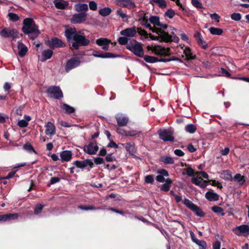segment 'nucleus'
<instances>
[{"mask_svg":"<svg viewBox=\"0 0 249 249\" xmlns=\"http://www.w3.org/2000/svg\"><path fill=\"white\" fill-rule=\"evenodd\" d=\"M121 36L118 38V41L120 45H124L129 43L131 40L128 37L134 36L137 32H120ZM142 36L145 38H149V40H159L160 42H164L166 43L174 42L178 43L179 38L177 36L174 32H172V35L169 34V32H155L156 35H152L148 32H138Z\"/></svg>","mask_w":249,"mask_h":249,"instance_id":"nucleus-1","label":"nucleus"},{"mask_svg":"<svg viewBox=\"0 0 249 249\" xmlns=\"http://www.w3.org/2000/svg\"><path fill=\"white\" fill-rule=\"evenodd\" d=\"M126 48L137 56L140 57L144 56V51L142 44L135 39L130 40L126 46Z\"/></svg>","mask_w":249,"mask_h":249,"instance_id":"nucleus-2","label":"nucleus"},{"mask_svg":"<svg viewBox=\"0 0 249 249\" xmlns=\"http://www.w3.org/2000/svg\"><path fill=\"white\" fill-rule=\"evenodd\" d=\"M147 49L148 51H151L152 53L160 56H169L171 54L170 48H165L160 45H148Z\"/></svg>","mask_w":249,"mask_h":249,"instance_id":"nucleus-3","label":"nucleus"},{"mask_svg":"<svg viewBox=\"0 0 249 249\" xmlns=\"http://www.w3.org/2000/svg\"><path fill=\"white\" fill-rule=\"evenodd\" d=\"M46 93L49 96L57 100H60L63 97V93L60 87L51 86L48 87Z\"/></svg>","mask_w":249,"mask_h":249,"instance_id":"nucleus-4","label":"nucleus"},{"mask_svg":"<svg viewBox=\"0 0 249 249\" xmlns=\"http://www.w3.org/2000/svg\"><path fill=\"white\" fill-rule=\"evenodd\" d=\"M158 133L160 140L164 142H174L175 138L173 136V132L172 130L166 129H160Z\"/></svg>","mask_w":249,"mask_h":249,"instance_id":"nucleus-5","label":"nucleus"},{"mask_svg":"<svg viewBox=\"0 0 249 249\" xmlns=\"http://www.w3.org/2000/svg\"><path fill=\"white\" fill-rule=\"evenodd\" d=\"M22 31H38V27L31 18H26L23 21Z\"/></svg>","mask_w":249,"mask_h":249,"instance_id":"nucleus-6","label":"nucleus"},{"mask_svg":"<svg viewBox=\"0 0 249 249\" xmlns=\"http://www.w3.org/2000/svg\"><path fill=\"white\" fill-rule=\"evenodd\" d=\"M45 43L53 50L58 48H63L65 46V44L61 40L55 37L52 38L51 40L46 41Z\"/></svg>","mask_w":249,"mask_h":249,"instance_id":"nucleus-7","label":"nucleus"},{"mask_svg":"<svg viewBox=\"0 0 249 249\" xmlns=\"http://www.w3.org/2000/svg\"><path fill=\"white\" fill-rule=\"evenodd\" d=\"M99 150L96 141L90 142L88 145L84 146V151L89 155H94L96 154Z\"/></svg>","mask_w":249,"mask_h":249,"instance_id":"nucleus-8","label":"nucleus"},{"mask_svg":"<svg viewBox=\"0 0 249 249\" xmlns=\"http://www.w3.org/2000/svg\"><path fill=\"white\" fill-rule=\"evenodd\" d=\"M233 231L237 236L244 235L245 236H247L249 235V226L245 224L236 226L233 229Z\"/></svg>","mask_w":249,"mask_h":249,"instance_id":"nucleus-9","label":"nucleus"},{"mask_svg":"<svg viewBox=\"0 0 249 249\" xmlns=\"http://www.w3.org/2000/svg\"><path fill=\"white\" fill-rule=\"evenodd\" d=\"M88 6L87 4H79V22L84 21L86 20L88 11Z\"/></svg>","mask_w":249,"mask_h":249,"instance_id":"nucleus-10","label":"nucleus"},{"mask_svg":"<svg viewBox=\"0 0 249 249\" xmlns=\"http://www.w3.org/2000/svg\"><path fill=\"white\" fill-rule=\"evenodd\" d=\"M93 55L95 57L102 58H116L120 56V55L115 54L111 53L97 51L93 52Z\"/></svg>","mask_w":249,"mask_h":249,"instance_id":"nucleus-11","label":"nucleus"},{"mask_svg":"<svg viewBox=\"0 0 249 249\" xmlns=\"http://www.w3.org/2000/svg\"><path fill=\"white\" fill-rule=\"evenodd\" d=\"M68 40L70 42L72 40L74 42L72 44V47L75 49L78 50V32H65Z\"/></svg>","mask_w":249,"mask_h":249,"instance_id":"nucleus-12","label":"nucleus"},{"mask_svg":"<svg viewBox=\"0 0 249 249\" xmlns=\"http://www.w3.org/2000/svg\"><path fill=\"white\" fill-rule=\"evenodd\" d=\"M194 37L196 40L201 49L206 50L208 48V45L205 41L203 39V38L201 35L200 32H196L194 35Z\"/></svg>","mask_w":249,"mask_h":249,"instance_id":"nucleus-13","label":"nucleus"},{"mask_svg":"<svg viewBox=\"0 0 249 249\" xmlns=\"http://www.w3.org/2000/svg\"><path fill=\"white\" fill-rule=\"evenodd\" d=\"M78 66V57H73L67 61L65 66V71L67 72H69L72 69Z\"/></svg>","mask_w":249,"mask_h":249,"instance_id":"nucleus-14","label":"nucleus"},{"mask_svg":"<svg viewBox=\"0 0 249 249\" xmlns=\"http://www.w3.org/2000/svg\"><path fill=\"white\" fill-rule=\"evenodd\" d=\"M149 20L155 26L157 27L160 30L168 29L167 25L161 22L158 17L152 16L150 18Z\"/></svg>","mask_w":249,"mask_h":249,"instance_id":"nucleus-15","label":"nucleus"},{"mask_svg":"<svg viewBox=\"0 0 249 249\" xmlns=\"http://www.w3.org/2000/svg\"><path fill=\"white\" fill-rule=\"evenodd\" d=\"M18 218V213H6L4 214H0V222L10 221L12 220L17 219Z\"/></svg>","mask_w":249,"mask_h":249,"instance_id":"nucleus-16","label":"nucleus"},{"mask_svg":"<svg viewBox=\"0 0 249 249\" xmlns=\"http://www.w3.org/2000/svg\"><path fill=\"white\" fill-rule=\"evenodd\" d=\"M117 4L120 6L127 8H133L135 7V3L131 0H118Z\"/></svg>","mask_w":249,"mask_h":249,"instance_id":"nucleus-17","label":"nucleus"},{"mask_svg":"<svg viewBox=\"0 0 249 249\" xmlns=\"http://www.w3.org/2000/svg\"><path fill=\"white\" fill-rule=\"evenodd\" d=\"M94 166L93 162L90 159H86L83 161H79V168H89V170Z\"/></svg>","mask_w":249,"mask_h":249,"instance_id":"nucleus-18","label":"nucleus"},{"mask_svg":"<svg viewBox=\"0 0 249 249\" xmlns=\"http://www.w3.org/2000/svg\"><path fill=\"white\" fill-rule=\"evenodd\" d=\"M205 197L209 201H216L219 200V196L213 191H209L206 193Z\"/></svg>","mask_w":249,"mask_h":249,"instance_id":"nucleus-19","label":"nucleus"},{"mask_svg":"<svg viewBox=\"0 0 249 249\" xmlns=\"http://www.w3.org/2000/svg\"><path fill=\"white\" fill-rule=\"evenodd\" d=\"M18 54L20 57H23L27 53L28 48L21 41H18Z\"/></svg>","mask_w":249,"mask_h":249,"instance_id":"nucleus-20","label":"nucleus"},{"mask_svg":"<svg viewBox=\"0 0 249 249\" xmlns=\"http://www.w3.org/2000/svg\"><path fill=\"white\" fill-rule=\"evenodd\" d=\"M61 162L68 161L71 159L72 153L71 151L65 150L60 153Z\"/></svg>","mask_w":249,"mask_h":249,"instance_id":"nucleus-21","label":"nucleus"},{"mask_svg":"<svg viewBox=\"0 0 249 249\" xmlns=\"http://www.w3.org/2000/svg\"><path fill=\"white\" fill-rule=\"evenodd\" d=\"M45 133L47 135L52 136L55 133V127L52 123L48 122L46 125Z\"/></svg>","mask_w":249,"mask_h":249,"instance_id":"nucleus-22","label":"nucleus"},{"mask_svg":"<svg viewBox=\"0 0 249 249\" xmlns=\"http://www.w3.org/2000/svg\"><path fill=\"white\" fill-rule=\"evenodd\" d=\"M53 53V49H46L43 50L42 52V58L41 61L44 62L50 59L52 57Z\"/></svg>","mask_w":249,"mask_h":249,"instance_id":"nucleus-23","label":"nucleus"},{"mask_svg":"<svg viewBox=\"0 0 249 249\" xmlns=\"http://www.w3.org/2000/svg\"><path fill=\"white\" fill-rule=\"evenodd\" d=\"M183 52L184 54L186 56V60H191L196 59V55L195 54H193L191 49L189 47H186Z\"/></svg>","mask_w":249,"mask_h":249,"instance_id":"nucleus-24","label":"nucleus"},{"mask_svg":"<svg viewBox=\"0 0 249 249\" xmlns=\"http://www.w3.org/2000/svg\"><path fill=\"white\" fill-rule=\"evenodd\" d=\"M172 183L173 181L171 179L169 178H167L165 183L161 186L160 188V191L165 192L169 191Z\"/></svg>","mask_w":249,"mask_h":249,"instance_id":"nucleus-25","label":"nucleus"},{"mask_svg":"<svg viewBox=\"0 0 249 249\" xmlns=\"http://www.w3.org/2000/svg\"><path fill=\"white\" fill-rule=\"evenodd\" d=\"M116 119L119 126H126L128 122V118L124 116H116Z\"/></svg>","mask_w":249,"mask_h":249,"instance_id":"nucleus-26","label":"nucleus"},{"mask_svg":"<svg viewBox=\"0 0 249 249\" xmlns=\"http://www.w3.org/2000/svg\"><path fill=\"white\" fill-rule=\"evenodd\" d=\"M54 4L57 8L63 9L68 6V3L64 0H55Z\"/></svg>","mask_w":249,"mask_h":249,"instance_id":"nucleus-27","label":"nucleus"},{"mask_svg":"<svg viewBox=\"0 0 249 249\" xmlns=\"http://www.w3.org/2000/svg\"><path fill=\"white\" fill-rule=\"evenodd\" d=\"M81 32H79V47L86 46L89 44L90 41L83 35H80Z\"/></svg>","mask_w":249,"mask_h":249,"instance_id":"nucleus-28","label":"nucleus"},{"mask_svg":"<svg viewBox=\"0 0 249 249\" xmlns=\"http://www.w3.org/2000/svg\"><path fill=\"white\" fill-rule=\"evenodd\" d=\"M221 178L225 180H231L232 178L231 172L229 170H223L221 173Z\"/></svg>","mask_w":249,"mask_h":249,"instance_id":"nucleus-29","label":"nucleus"},{"mask_svg":"<svg viewBox=\"0 0 249 249\" xmlns=\"http://www.w3.org/2000/svg\"><path fill=\"white\" fill-rule=\"evenodd\" d=\"M18 32H0V36L4 38L11 37L14 40L18 36Z\"/></svg>","mask_w":249,"mask_h":249,"instance_id":"nucleus-30","label":"nucleus"},{"mask_svg":"<svg viewBox=\"0 0 249 249\" xmlns=\"http://www.w3.org/2000/svg\"><path fill=\"white\" fill-rule=\"evenodd\" d=\"M191 210L197 216L202 217H204L205 215V213L201 210L199 207L197 206L196 205H195Z\"/></svg>","mask_w":249,"mask_h":249,"instance_id":"nucleus-31","label":"nucleus"},{"mask_svg":"<svg viewBox=\"0 0 249 249\" xmlns=\"http://www.w3.org/2000/svg\"><path fill=\"white\" fill-rule=\"evenodd\" d=\"M212 211L216 213L218 215L224 216L225 213H224V209L218 206L215 205L211 208Z\"/></svg>","mask_w":249,"mask_h":249,"instance_id":"nucleus-32","label":"nucleus"},{"mask_svg":"<svg viewBox=\"0 0 249 249\" xmlns=\"http://www.w3.org/2000/svg\"><path fill=\"white\" fill-rule=\"evenodd\" d=\"M96 43L98 46H102L104 45H109L111 43V41L107 38L101 37L97 39Z\"/></svg>","mask_w":249,"mask_h":249,"instance_id":"nucleus-33","label":"nucleus"},{"mask_svg":"<svg viewBox=\"0 0 249 249\" xmlns=\"http://www.w3.org/2000/svg\"><path fill=\"white\" fill-rule=\"evenodd\" d=\"M142 57L145 62L149 63H154L159 61V58L156 56L144 55Z\"/></svg>","mask_w":249,"mask_h":249,"instance_id":"nucleus-34","label":"nucleus"},{"mask_svg":"<svg viewBox=\"0 0 249 249\" xmlns=\"http://www.w3.org/2000/svg\"><path fill=\"white\" fill-rule=\"evenodd\" d=\"M61 108L65 110L66 113L71 114L74 112L75 109L67 105V104L64 103L61 106Z\"/></svg>","mask_w":249,"mask_h":249,"instance_id":"nucleus-35","label":"nucleus"},{"mask_svg":"<svg viewBox=\"0 0 249 249\" xmlns=\"http://www.w3.org/2000/svg\"><path fill=\"white\" fill-rule=\"evenodd\" d=\"M234 180L237 181L240 185H243L246 181L245 178L244 176H242L241 174L238 173L236 174L234 178Z\"/></svg>","mask_w":249,"mask_h":249,"instance_id":"nucleus-36","label":"nucleus"},{"mask_svg":"<svg viewBox=\"0 0 249 249\" xmlns=\"http://www.w3.org/2000/svg\"><path fill=\"white\" fill-rule=\"evenodd\" d=\"M150 3L152 4H156L162 8H165L167 6V4L165 0H150Z\"/></svg>","mask_w":249,"mask_h":249,"instance_id":"nucleus-37","label":"nucleus"},{"mask_svg":"<svg viewBox=\"0 0 249 249\" xmlns=\"http://www.w3.org/2000/svg\"><path fill=\"white\" fill-rule=\"evenodd\" d=\"M111 12V10L110 8L105 7L101 9L99 11V13L102 16L106 17L108 16Z\"/></svg>","mask_w":249,"mask_h":249,"instance_id":"nucleus-38","label":"nucleus"},{"mask_svg":"<svg viewBox=\"0 0 249 249\" xmlns=\"http://www.w3.org/2000/svg\"><path fill=\"white\" fill-rule=\"evenodd\" d=\"M23 148L24 150H25L26 151H27L29 153H32V152L36 153V152L34 148L33 147V146L29 142H27L26 143H25L23 145Z\"/></svg>","mask_w":249,"mask_h":249,"instance_id":"nucleus-39","label":"nucleus"},{"mask_svg":"<svg viewBox=\"0 0 249 249\" xmlns=\"http://www.w3.org/2000/svg\"><path fill=\"white\" fill-rule=\"evenodd\" d=\"M79 209H80L83 210L85 211H88V210H95L98 209H100V207L96 208L94 206H90V205H80L79 206Z\"/></svg>","mask_w":249,"mask_h":249,"instance_id":"nucleus-40","label":"nucleus"},{"mask_svg":"<svg viewBox=\"0 0 249 249\" xmlns=\"http://www.w3.org/2000/svg\"><path fill=\"white\" fill-rule=\"evenodd\" d=\"M161 160L165 164H172L174 163L173 159L168 156H163L161 157Z\"/></svg>","mask_w":249,"mask_h":249,"instance_id":"nucleus-41","label":"nucleus"},{"mask_svg":"<svg viewBox=\"0 0 249 249\" xmlns=\"http://www.w3.org/2000/svg\"><path fill=\"white\" fill-rule=\"evenodd\" d=\"M196 130V126L193 124H189L185 126V130L190 133H194Z\"/></svg>","mask_w":249,"mask_h":249,"instance_id":"nucleus-42","label":"nucleus"},{"mask_svg":"<svg viewBox=\"0 0 249 249\" xmlns=\"http://www.w3.org/2000/svg\"><path fill=\"white\" fill-rule=\"evenodd\" d=\"M183 204L187 207L189 209H190L191 210L194 207V206L196 205L194 203H193L191 200L187 198H185L183 201Z\"/></svg>","mask_w":249,"mask_h":249,"instance_id":"nucleus-43","label":"nucleus"},{"mask_svg":"<svg viewBox=\"0 0 249 249\" xmlns=\"http://www.w3.org/2000/svg\"><path fill=\"white\" fill-rule=\"evenodd\" d=\"M144 181L146 183L153 184L154 182L153 175H149L146 176L144 178Z\"/></svg>","mask_w":249,"mask_h":249,"instance_id":"nucleus-44","label":"nucleus"},{"mask_svg":"<svg viewBox=\"0 0 249 249\" xmlns=\"http://www.w3.org/2000/svg\"><path fill=\"white\" fill-rule=\"evenodd\" d=\"M109 210L113 212H115L116 213L120 214L121 215H125L126 214H130L128 211H123L122 210H118V209H115L114 208H112V207L109 208Z\"/></svg>","mask_w":249,"mask_h":249,"instance_id":"nucleus-45","label":"nucleus"},{"mask_svg":"<svg viewBox=\"0 0 249 249\" xmlns=\"http://www.w3.org/2000/svg\"><path fill=\"white\" fill-rule=\"evenodd\" d=\"M195 243L200 248V249H206L207 248V243L204 240H198Z\"/></svg>","mask_w":249,"mask_h":249,"instance_id":"nucleus-46","label":"nucleus"},{"mask_svg":"<svg viewBox=\"0 0 249 249\" xmlns=\"http://www.w3.org/2000/svg\"><path fill=\"white\" fill-rule=\"evenodd\" d=\"M125 144H126V145H125V148L126 150V151H128V152H129L130 153L133 152L134 151V143L129 142V143H126Z\"/></svg>","mask_w":249,"mask_h":249,"instance_id":"nucleus-47","label":"nucleus"},{"mask_svg":"<svg viewBox=\"0 0 249 249\" xmlns=\"http://www.w3.org/2000/svg\"><path fill=\"white\" fill-rule=\"evenodd\" d=\"M44 207V205L41 204H37L34 210V213L36 214H38L41 213L42 211L43 208Z\"/></svg>","mask_w":249,"mask_h":249,"instance_id":"nucleus-48","label":"nucleus"},{"mask_svg":"<svg viewBox=\"0 0 249 249\" xmlns=\"http://www.w3.org/2000/svg\"><path fill=\"white\" fill-rule=\"evenodd\" d=\"M203 179L200 177L193 178L191 179L192 182L196 185L199 186Z\"/></svg>","mask_w":249,"mask_h":249,"instance_id":"nucleus-49","label":"nucleus"},{"mask_svg":"<svg viewBox=\"0 0 249 249\" xmlns=\"http://www.w3.org/2000/svg\"><path fill=\"white\" fill-rule=\"evenodd\" d=\"M142 132L137 130H130L127 131L126 136L134 137L136 135H139L141 134Z\"/></svg>","mask_w":249,"mask_h":249,"instance_id":"nucleus-50","label":"nucleus"},{"mask_svg":"<svg viewBox=\"0 0 249 249\" xmlns=\"http://www.w3.org/2000/svg\"><path fill=\"white\" fill-rule=\"evenodd\" d=\"M8 17L9 18V19L13 21H16L19 19V17L18 16V15L15 13H9Z\"/></svg>","mask_w":249,"mask_h":249,"instance_id":"nucleus-51","label":"nucleus"},{"mask_svg":"<svg viewBox=\"0 0 249 249\" xmlns=\"http://www.w3.org/2000/svg\"><path fill=\"white\" fill-rule=\"evenodd\" d=\"M139 20L142 24H144V26H145L146 27H148L150 26V25L148 23V18L147 17L144 16L140 18Z\"/></svg>","mask_w":249,"mask_h":249,"instance_id":"nucleus-52","label":"nucleus"},{"mask_svg":"<svg viewBox=\"0 0 249 249\" xmlns=\"http://www.w3.org/2000/svg\"><path fill=\"white\" fill-rule=\"evenodd\" d=\"M175 15V13L174 10H173L172 9H169L164 14V15L166 17H168L170 18H173L174 17Z\"/></svg>","mask_w":249,"mask_h":249,"instance_id":"nucleus-53","label":"nucleus"},{"mask_svg":"<svg viewBox=\"0 0 249 249\" xmlns=\"http://www.w3.org/2000/svg\"><path fill=\"white\" fill-rule=\"evenodd\" d=\"M89 7L92 11H96L97 9V4L94 1H90L89 2Z\"/></svg>","mask_w":249,"mask_h":249,"instance_id":"nucleus-54","label":"nucleus"},{"mask_svg":"<svg viewBox=\"0 0 249 249\" xmlns=\"http://www.w3.org/2000/svg\"><path fill=\"white\" fill-rule=\"evenodd\" d=\"M210 16L213 20L217 22L219 21L220 16L217 14H211Z\"/></svg>","mask_w":249,"mask_h":249,"instance_id":"nucleus-55","label":"nucleus"},{"mask_svg":"<svg viewBox=\"0 0 249 249\" xmlns=\"http://www.w3.org/2000/svg\"><path fill=\"white\" fill-rule=\"evenodd\" d=\"M231 18L234 20L238 21L241 19V14L238 13H233L231 15Z\"/></svg>","mask_w":249,"mask_h":249,"instance_id":"nucleus-56","label":"nucleus"},{"mask_svg":"<svg viewBox=\"0 0 249 249\" xmlns=\"http://www.w3.org/2000/svg\"><path fill=\"white\" fill-rule=\"evenodd\" d=\"M18 125L21 127H25L28 125V123L25 120H21L18 122Z\"/></svg>","mask_w":249,"mask_h":249,"instance_id":"nucleus-57","label":"nucleus"},{"mask_svg":"<svg viewBox=\"0 0 249 249\" xmlns=\"http://www.w3.org/2000/svg\"><path fill=\"white\" fill-rule=\"evenodd\" d=\"M94 162L96 164L99 165L104 163V160L102 158L96 157L94 159Z\"/></svg>","mask_w":249,"mask_h":249,"instance_id":"nucleus-58","label":"nucleus"},{"mask_svg":"<svg viewBox=\"0 0 249 249\" xmlns=\"http://www.w3.org/2000/svg\"><path fill=\"white\" fill-rule=\"evenodd\" d=\"M158 173L160 174V175L165 176V177H168L169 176V173L168 171L164 169H161L160 170H158L157 171Z\"/></svg>","mask_w":249,"mask_h":249,"instance_id":"nucleus-59","label":"nucleus"},{"mask_svg":"<svg viewBox=\"0 0 249 249\" xmlns=\"http://www.w3.org/2000/svg\"><path fill=\"white\" fill-rule=\"evenodd\" d=\"M186 174L189 177L194 176L195 170L191 167H188L186 170Z\"/></svg>","mask_w":249,"mask_h":249,"instance_id":"nucleus-60","label":"nucleus"},{"mask_svg":"<svg viewBox=\"0 0 249 249\" xmlns=\"http://www.w3.org/2000/svg\"><path fill=\"white\" fill-rule=\"evenodd\" d=\"M116 131L118 133H119L123 136H126L127 131H125L122 128L117 127V128H116Z\"/></svg>","mask_w":249,"mask_h":249,"instance_id":"nucleus-61","label":"nucleus"},{"mask_svg":"<svg viewBox=\"0 0 249 249\" xmlns=\"http://www.w3.org/2000/svg\"><path fill=\"white\" fill-rule=\"evenodd\" d=\"M106 160L107 162L113 161L116 160V158L112 156V154H108L106 157Z\"/></svg>","mask_w":249,"mask_h":249,"instance_id":"nucleus-62","label":"nucleus"},{"mask_svg":"<svg viewBox=\"0 0 249 249\" xmlns=\"http://www.w3.org/2000/svg\"><path fill=\"white\" fill-rule=\"evenodd\" d=\"M192 3L193 5L197 8H201L202 4L198 0H192Z\"/></svg>","mask_w":249,"mask_h":249,"instance_id":"nucleus-63","label":"nucleus"},{"mask_svg":"<svg viewBox=\"0 0 249 249\" xmlns=\"http://www.w3.org/2000/svg\"><path fill=\"white\" fill-rule=\"evenodd\" d=\"M174 153L178 156L182 157L184 155V153L180 149H177L174 151Z\"/></svg>","mask_w":249,"mask_h":249,"instance_id":"nucleus-64","label":"nucleus"}]
</instances>
